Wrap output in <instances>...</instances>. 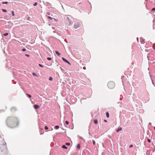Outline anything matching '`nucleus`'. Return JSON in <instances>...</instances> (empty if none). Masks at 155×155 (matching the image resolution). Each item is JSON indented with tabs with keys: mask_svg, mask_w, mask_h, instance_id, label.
I'll list each match as a JSON object with an SVG mask.
<instances>
[{
	"mask_svg": "<svg viewBox=\"0 0 155 155\" xmlns=\"http://www.w3.org/2000/svg\"><path fill=\"white\" fill-rule=\"evenodd\" d=\"M6 124L9 127L14 128L18 125L19 120L18 118L16 117L9 116L6 119Z\"/></svg>",
	"mask_w": 155,
	"mask_h": 155,
	"instance_id": "nucleus-1",
	"label": "nucleus"
},
{
	"mask_svg": "<svg viewBox=\"0 0 155 155\" xmlns=\"http://www.w3.org/2000/svg\"><path fill=\"white\" fill-rule=\"evenodd\" d=\"M26 95L28 96V97L30 98L31 97V95H30V94H26Z\"/></svg>",
	"mask_w": 155,
	"mask_h": 155,
	"instance_id": "nucleus-14",
	"label": "nucleus"
},
{
	"mask_svg": "<svg viewBox=\"0 0 155 155\" xmlns=\"http://www.w3.org/2000/svg\"><path fill=\"white\" fill-rule=\"evenodd\" d=\"M26 50V49L25 48H23L22 49V51H25Z\"/></svg>",
	"mask_w": 155,
	"mask_h": 155,
	"instance_id": "nucleus-29",
	"label": "nucleus"
},
{
	"mask_svg": "<svg viewBox=\"0 0 155 155\" xmlns=\"http://www.w3.org/2000/svg\"><path fill=\"white\" fill-rule=\"evenodd\" d=\"M12 15L13 16H14L15 15V14H14V12L13 11H12Z\"/></svg>",
	"mask_w": 155,
	"mask_h": 155,
	"instance_id": "nucleus-27",
	"label": "nucleus"
},
{
	"mask_svg": "<svg viewBox=\"0 0 155 155\" xmlns=\"http://www.w3.org/2000/svg\"><path fill=\"white\" fill-rule=\"evenodd\" d=\"M147 141H148V142H151V141H150V140L149 139H147Z\"/></svg>",
	"mask_w": 155,
	"mask_h": 155,
	"instance_id": "nucleus-26",
	"label": "nucleus"
},
{
	"mask_svg": "<svg viewBox=\"0 0 155 155\" xmlns=\"http://www.w3.org/2000/svg\"><path fill=\"white\" fill-rule=\"evenodd\" d=\"M62 59L64 61L67 63L69 64V65H71V64L70 63L68 60H67L66 59H65V58H62Z\"/></svg>",
	"mask_w": 155,
	"mask_h": 155,
	"instance_id": "nucleus-4",
	"label": "nucleus"
},
{
	"mask_svg": "<svg viewBox=\"0 0 155 155\" xmlns=\"http://www.w3.org/2000/svg\"><path fill=\"white\" fill-rule=\"evenodd\" d=\"M34 107L35 109H39L40 108V106L38 105L35 104L34 105Z\"/></svg>",
	"mask_w": 155,
	"mask_h": 155,
	"instance_id": "nucleus-5",
	"label": "nucleus"
},
{
	"mask_svg": "<svg viewBox=\"0 0 155 155\" xmlns=\"http://www.w3.org/2000/svg\"><path fill=\"white\" fill-rule=\"evenodd\" d=\"M45 128L46 130H47L48 129V128L47 126L45 127Z\"/></svg>",
	"mask_w": 155,
	"mask_h": 155,
	"instance_id": "nucleus-18",
	"label": "nucleus"
},
{
	"mask_svg": "<svg viewBox=\"0 0 155 155\" xmlns=\"http://www.w3.org/2000/svg\"><path fill=\"white\" fill-rule=\"evenodd\" d=\"M80 139H82V137H80Z\"/></svg>",
	"mask_w": 155,
	"mask_h": 155,
	"instance_id": "nucleus-35",
	"label": "nucleus"
},
{
	"mask_svg": "<svg viewBox=\"0 0 155 155\" xmlns=\"http://www.w3.org/2000/svg\"><path fill=\"white\" fill-rule=\"evenodd\" d=\"M65 123H66V124H67V125H68L69 124V122L68 121H65Z\"/></svg>",
	"mask_w": 155,
	"mask_h": 155,
	"instance_id": "nucleus-17",
	"label": "nucleus"
},
{
	"mask_svg": "<svg viewBox=\"0 0 155 155\" xmlns=\"http://www.w3.org/2000/svg\"><path fill=\"white\" fill-rule=\"evenodd\" d=\"M104 121L105 122H107V120H104Z\"/></svg>",
	"mask_w": 155,
	"mask_h": 155,
	"instance_id": "nucleus-34",
	"label": "nucleus"
},
{
	"mask_svg": "<svg viewBox=\"0 0 155 155\" xmlns=\"http://www.w3.org/2000/svg\"><path fill=\"white\" fill-rule=\"evenodd\" d=\"M37 5V2H35L34 3L33 5L34 6H35Z\"/></svg>",
	"mask_w": 155,
	"mask_h": 155,
	"instance_id": "nucleus-23",
	"label": "nucleus"
},
{
	"mask_svg": "<svg viewBox=\"0 0 155 155\" xmlns=\"http://www.w3.org/2000/svg\"><path fill=\"white\" fill-rule=\"evenodd\" d=\"M92 141H93V143L94 145L95 144V141L94 140H93Z\"/></svg>",
	"mask_w": 155,
	"mask_h": 155,
	"instance_id": "nucleus-25",
	"label": "nucleus"
},
{
	"mask_svg": "<svg viewBox=\"0 0 155 155\" xmlns=\"http://www.w3.org/2000/svg\"><path fill=\"white\" fill-rule=\"evenodd\" d=\"M106 116L107 117H109V114L108 112H107L106 113Z\"/></svg>",
	"mask_w": 155,
	"mask_h": 155,
	"instance_id": "nucleus-11",
	"label": "nucleus"
},
{
	"mask_svg": "<svg viewBox=\"0 0 155 155\" xmlns=\"http://www.w3.org/2000/svg\"><path fill=\"white\" fill-rule=\"evenodd\" d=\"M53 79V78H52L50 77L49 78V80H50V81H52Z\"/></svg>",
	"mask_w": 155,
	"mask_h": 155,
	"instance_id": "nucleus-20",
	"label": "nucleus"
},
{
	"mask_svg": "<svg viewBox=\"0 0 155 155\" xmlns=\"http://www.w3.org/2000/svg\"><path fill=\"white\" fill-rule=\"evenodd\" d=\"M62 147L63 148L65 149H67V147H66V146L64 145H62Z\"/></svg>",
	"mask_w": 155,
	"mask_h": 155,
	"instance_id": "nucleus-10",
	"label": "nucleus"
},
{
	"mask_svg": "<svg viewBox=\"0 0 155 155\" xmlns=\"http://www.w3.org/2000/svg\"><path fill=\"white\" fill-rule=\"evenodd\" d=\"M3 3L4 4H7L8 3V2H3Z\"/></svg>",
	"mask_w": 155,
	"mask_h": 155,
	"instance_id": "nucleus-21",
	"label": "nucleus"
},
{
	"mask_svg": "<svg viewBox=\"0 0 155 155\" xmlns=\"http://www.w3.org/2000/svg\"><path fill=\"white\" fill-rule=\"evenodd\" d=\"M133 147V145L132 144H131L130 146L129 147L131 148V147Z\"/></svg>",
	"mask_w": 155,
	"mask_h": 155,
	"instance_id": "nucleus-30",
	"label": "nucleus"
},
{
	"mask_svg": "<svg viewBox=\"0 0 155 155\" xmlns=\"http://www.w3.org/2000/svg\"><path fill=\"white\" fill-rule=\"evenodd\" d=\"M33 75L34 76H38L37 75H36V74L34 73H33Z\"/></svg>",
	"mask_w": 155,
	"mask_h": 155,
	"instance_id": "nucleus-28",
	"label": "nucleus"
},
{
	"mask_svg": "<svg viewBox=\"0 0 155 155\" xmlns=\"http://www.w3.org/2000/svg\"><path fill=\"white\" fill-rule=\"evenodd\" d=\"M39 66L41 67H42V68H43V66L41 65V64H39Z\"/></svg>",
	"mask_w": 155,
	"mask_h": 155,
	"instance_id": "nucleus-24",
	"label": "nucleus"
},
{
	"mask_svg": "<svg viewBox=\"0 0 155 155\" xmlns=\"http://www.w3.org/2000/svg\"><path fill=\"white\" fill-rule=\"evenodd\" d=\"M48 18L51 19H52V18L50 16H48Z\"/></svg>",
	"mask_w": 155,
	"mask_h": 155,
	"instance_id": "nucleus-31",
	"label": "nucleus"
},
{
	"mask_svg": "<svg viewBox=\"0 0 155 155\" xmlns=\"http://www.w3.org/2000/svg\"><path fill=\"white\" fill-rule=\"evenodd\" d=\"M94 122L95 124H97L98 123L97 120H94Z\"/></svg>",
	"mask_w": 155,
	"mask_h": 155,
	"instance_id": "nucleus-12",
	"label": "nucleus"
},
{
	"mask_svg": "<svg viewBox=\"0 0 155 155\" xmlns=\"http://www.w3.org/2000/svg\"><path fill=\"white\" fill-rule=\"evenodd\" d=\"M65 144L66 145L69 146L70 145V143H66Z\"/></svg>",
	"mask_w": 155,
	"mask_h": 155,
	"instance_id": "nucleus-16",
	"label": "nucleus"
},
{
	"mask_svg": "<svg viewBox=\"0 0 155 155\" xmlns=\"http://www.w3.org/2000/svg\"><path fill=\"white\" fill-rule=\"evenodd\" d=\"M59 127L58 126H56L55 127V129H58L59 128Z\"/></svg>",
	"mask_w": 155,
	"mask_h": 155,
	"instance_id": "nucleus-13",
	"label": "nucleus"
},
{
	"mask_svg": "<svg viewBox=\"0 0 155 155\" xmlns=\"http://www.w3.org/2000/svg\"><path fill=\"white\" fill-rule=\"evenodd\" d=\"M2 11L3 12H7V10H6L5 9H2Z\"/></svg>",
	"mask_w": 155,
	"mask_h": 155,
	"instance_id": "nucleus-19",
	"label": "nucleus"
},
{
	"mask_svg": "<svg viewBox=\"0 0 155 155\" xmlns=\"http://www.w3.org/2000/svg\"><path fill=\"white\" fill-rule=\"evenodd\" d=\"M8 33H4L3 35H4L5 36H7L8 35Z\"/></svg>",
	"mask_w": 155,
	"mask_h": 155,
	"instance_id": "nucleus-15",
	"label": "nucleus"
},
{
	"mask_svg": "<svg viewBox=\"0 0 155 155\" xmlns=\"http://www.w3.org/2000/svg\"><path fill=\"white\" fill-rule=\"evenodd\" d=\"M55 52L57 54L58 56H59L61 54L58 51H55Z\"/></svg>",
	"mask_w": 155,
	"mask_h": 155,
	"instance_id": "nucleus-7",
	"label": "nucleus"
},
{
	"mask_svg": "<svg viewBox=\"0 0 155 155\" xmlns=\"http://www.w3.org/2000/svg\"><path fill=\"white\" fill-rule=\"evenodd\" d=\"M77 148L78 149H80L81 148L80 144V143L78 144L77 145Z\"/></svg>",
	"mask_w": 155,
	"mask_h": 155,
	"instance_id": "nucleus-8",
	"label": "nucleus"
},
{
	"mask_svg": "<svg viewBox=\"0 0 155 155\" xmlns=\"http://www.w3.org/2000/svg\"><path fill=\"white\" fill-rule=\"evenodd\" d=\"M107 86L109 88L113 89L115 87V84L114 82L110 81L108 83Z\"/></svg>",
	"mask_w": 155,
	"mask_h": 155,
	"instance_id": "nucleus-2",
	"label": "nucleus"
},
{
	"mask_svg": "<svg viewBox=\"0 0 155 155\" xmlns=\"http://www.w3.org/2000/svg\"><path fill=\"white\" fill-rule=\"evenodd\" d=\"M47 59L49 61H50L51 60V58H48Z\"/></svg>",
	"mask_w": 155,
	"mask_h": 155,
	"instance_id": "nucleus-22",
	"label": "nucleus"
},
{
	"mask_svg": "<svg viewBox=\"0 0 155 155\" xmlns=\"http://www.w3.org/2000/svg\"><path fill=\"white\" fill-rule=\"evenodd\" d=\"M11 111L13 112L15 111H16V109L14 107H12L11 109Z\"/></svg>",
	"mask_w": 155,
	"mask_h": 155,
	"instance_id": "nucleus-6",
	"label": "nucleus"
},
{
	"mask_svg": "<svg viewBox=\"0 0 155 155\" xmlns=\"http://www.w3.org/2000/svg\"><path fill=\"white\" fill-rule=\"evenodd\" d=\"M81 26V25L79 23H78L75 25H74V28H77Z\"/></svg>",
	"mask_w": 155,
	"mask_h": 155,
	"instance_id": "nucleus-3",
	"label": "nucleus"
},
{
	"mask_svg": "<svg viewBox=\"0 0 155 155\" xmlns=\"http://www.w3.org/2000/svg\"><path fill=\"white\" fill-rule=\"evenodd\" d=\"M25 55L28 57H29L30 56L29 55L27 54H26Z\"/></svg>",
	"mask_w": 155,
	"mask_h": 155,
	"instance_id": "nucleus-32",
	"label": "nucleus"
},
{
	"mask_svg": "<svg viewBox=\"0 0 155 155\" xmlns=\"http://www.w3.org/2000/svg\"><path fill=\"white\" fill-rule=\"evenodd\" d=\"M122 130V128L121 127H119L118 129L117 130V132H118L120 131L121 130Z\"/></svg>",
	"mask_w": 155,
	"mask_h": 155,
	"instance_id": "nucleus-9",
	"label": "nucleus"
},
{
	"mask_svg": "<svg viewBox=\"0 0 155 155\" xmlns=\"http://www.w3.org/2000/svg\"><path fill=\"white\" fill-rule=\"evenodd\" d=\"M152 11H155V8H153L152 10Z\"/></svg>",
	"mask_w": 155,
	"mask_h": 155,
	"instance_id": "nucleus-33",
	"label": "nucleus"
}]
</instances>
